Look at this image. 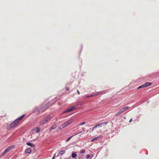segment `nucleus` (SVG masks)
Segmentation results:
<instances>
[{
    "instance_id": "obj_13",
    "label": "nucleus",
    "mask_w": 159,
    "mask_h": 159,
    "mask_svg": "<svg viewBox=\"0 0 159 159\" xmlns=\"http://www.w3.org/2000/svg\"><path fill=\"white\" fill-rule=\"evenodd\" d=\"M76 152H75L74 151L72 152L71 154V157L73 158H75L77 154H76Z\"/></svg>"
},
{
    "instance_id": "obj_5",
    "label": "nucleus",
    "mask_w": 159,
    "mask_h": 159,
    "mask_svg": "<svg viewBox=\"0 0 159 159\" xmlns=\"http://www.w3.org/2000/svg\"><path fill=\"white\" fill-rule=\"evenodd\" d=\"M25 115H22L18 118H17L15 120L16 121L17 123H18L19 121L21 120L25 117Z\"/></svg>"
},
{
    "instance_id": "obj_22",
    "label": "nucleus",
    "mask_w": 159,
    "mask_h": 159,
    "mask_svg": "<svg viewBox=\"0 0 159 159\" xmlns=\"http://www.w3.org/2000/svg\"><path fill=\"white\" fill-rule=\"evenodd\" d=\"M144 87H145V86H144V85H143H143L139 86V87L138 88H137V89H141V88H144Z\"/></svg>"
},
{
    "instance_id": "obj_24",
    "label": "nucleus",
    "mask_w": 159,
    "mask_h": 159,
    "mask_svg": "<svg viewBox=\"0 0 159 159\" xmlns=\"http://www.w3.org/2000/svg\"><path fill=\"white\" fill-rule=\"evenodd\" d=\"M11 150V148H8L6 149L5 150L7 152H9Z\"/></svg>"
},
{
    "instance_id": "obj_3",
    "label": "nucleus",
    "mask_w": 159,
    "mask_h": 159,
    "mask_svg": "<svg viewBox=\"0 0 159 159\" xmlns=\"http://www.w3.org/2000/svg\"><path fill=\"white\" fill-rule=\"evenodd\" d=\"M108 123L107 121H106L104 122L101 123H99L97 125H95L93 128V129L92 130V131H93V130L95 129L97 127H101L103 125H107V124Z\"/></svg>"
},
{
    "instance_id": "obj_14",
    "label": "nucleus",
    "mask_w": 159,
    "mask_h": 159,
    "mask_svg": "<svg viewBox=\"0 0 159 159\" xmlns=\"http://www.w3.org/2000/svg\"><path fill=\"white\" fill-rule=\"evenodd\" d=\"M65 151L64 150H62L58 154V156H61L63 154L65 153Z\"/></svg>"
},
{
    "instance_id": "obj_21",
    "label": "nucleus",
    "mask_w": 159,
    "mask_h": 159,
    "mask_svg": "<svg viewBox=\"0 0 159 159\" xmlns=\"http://www.w3.org/2000/svg\"><path fill=\"white\" fill-rule=\"evenodd\" d=\"M102 92H98L97 93H94V94H93V97L94 96H95L96 95H99V94H102Z\"/></svg>"
},
{
    "instance_id": "obj_11",
    "label": "nucleus",
    "mask_w": 159,
    "mask_h": 159,
    "mask_svg": "<svg viewBox=\"0 0 159 159\" xmlns=\"http://www.w3.org/2000/svg\"><path fill=\"white\" fill-rule=\"evenodd\" d=\"M152 84V83H150V82H147L143 84V85H144V86H145V87H147L148 86L150 85H151Z\"/></svg>"
},
{
    "instance_id": "obj_32",
    "label": "nucleus",
    "mask_w": 159,
    "mask_h": 159,
    "mask_svg": "<svg viewBox=\"0 0 159 159\" xmlns=\"http://www.w3.org/2000/svg\"><path fill=\"white\" fill-rule=\"evenodd\" d=\"M69 89L68 88H66V91H69Z\"/></svg>"
},
{
    "instance_id": "obj_6",
    "label": "nucleus",
    "mask_w": 159,
    "mask_h": 159,
    "mask_svg": "<svg viewBox=\"0 0 159 159\" xmlns=\"http://www.w3.org/2000/svg\"><path fill=\"white\" fill-rule=\"evenodd\" d=\"M18 123H17L16 121L15 120L10 125V128H12L15 127V125H16Z\"/></svg>"
},
{
    "instance_id": "obj_23",
    "label": "nucleus",
    "mask_w": 159,
    "mask_h": 159,
    "mask_svg": "<svg viewBox=\"0 0 159 159\" xmlns=\"http://www.w3.org/2000/svg\"><path fill=\"white\" fill-rule=\"evenodd\" d=\"M62 128H65V127H66V126H67V125H66V123L63 124L62 125Z\"/></svg>"
},
{
    "instance_id": "obj_34",
    "label": "nucleus",
    "mask_w": 159,
    "mask_h": 159,
    "mask_svg": "<svg viewBox=\"0 0 159 159\" xmlns=\"http://www.w3.org/2000/svg\"><path fill=\"white\" fill-rule=\"evenodd\" d=\"M124 118L125 119V117H124Z\"/></svg>"
},
{
    "instance_id": "obj_15",
    "label": "nucleus",
    "mask_w": 159,
    "mask_h": 159,
    "mask_svg": "<svg viewBox=\"0 0 159 159\" xmlns=\"http://www.w3.org/2000/svg\"><path fill=\"white\" fill-rule=\"evenodd\" d=\"M93 157L92 154L88 155L86 156V159H91Z\"/></svg>"
},
{
    "instance_id": "obj_7",
    "label": "nucleus",
    "mask_w": 159,
    "mask_h": 159,
    "mask_svg": "<svg viewBox=\"0 0 159 159\" xmlns=\"http://www.w3.org/2000/svg\"><path fill=\"white\" fill-rule=\"evenodd\" d=\"M82 132V131H80V132L79 133H76L74 135H72V136H70V137H69V138H67L66 140V142H68V141L69 140H70L72 137H73V136H75L77 134H80V133Z\"/></svg>"
},
{
    "instance_id": "obj_10",
    "label": "nucleus",
    "mask_w": 159,
    "mask_h": 159,
    "mask_svg": "<svg viewBox=\"0 0 159 159\" xmlns=\"http://www.w3.org/2000/svg\"><path fill=\"white\" fill-rule=\"evenodd\" d=\"M26 144L27 145L29 146L32 148L34 147L35 146L34 145V144L29 142H27Z\"/></svg>"
},
{
    "instance_id": "obj_30",
    "label": "nucleus",
    "mask_w": 159,
    "mask_h": 159,
    "mask_svg": "<svg viewBox=\"0 0 159 159\" xmlns=\"http://www.w3.org/2000/svg\"><path fill=\"white\" fill-rule=\"evenodd\" d=\"M14 147V146H11L9 147V148H11V149H12Z\"/></svg>"
},
{
    "instance_id": "obj_18",
    "label": "nucleus",
    "mask_w": 159,
    "mask_h": 159,
    "mask_svg": "<svg viewBox=\"0 0 159 159\" xmlns=\"http://www.w3.org/2000/svg\"><path fill=\"white\" fill-rule=\"evenodd\" d=\"M93 97V94H91L89 95H87V96L84 95V98H89L92 97Z\"/></svg>"
},
{
    "instance_id": "obj_12",
    "label": "nucleus",
    "mask_w": 159,
    "mask_h": 159,
    "mask_svg": "<svg viewBox=\"0 0 159 159\" xmlns=\"http://www.w3.org/2000/svg\"><path fill=\"white\" fill-rule=\"evenodd\" d=\"M72 121V119H70L66 121L65 123L66 124V125H68L70 124Z\"/></svg>"
},
{
    "instance_id": "obj_9",
    "label": "nucleus",
    "mask_w": 159,
    "mask_h": 159,
    "mask_svg": "<svg viewBox=\"0 0 159 159\" xmlns=\"http://www.w3.org/2000/svg\"><path fill=\"white\" fill-rule=\"evenodd\" d=\"M102 135H101V136H99L96 137V138H93V139H92L91 140V142H93V141H94L95 140H98V139H99L100 138H102Z\"/></svg>"
},
{
    "instance_id": "obj_25",
    "label": "nucleus",
    "mask_w": 159,
    "mask_h": 159,
    "mask_svg": "<svg viewBox=\"0 0 159 159\" xmlns=\"http://www.w3.org/2000/svg\"><path fill=\"white\" fill-rule=\"evenodd\" d=\"M7 152H6V151L5 150L2 154L1 155V156H2L4 155H5Z\"/></svg>"
},
{
    "instance_id": "obj_16",
    "label": "nucleus",
    "mask_w": 159,
    "mask_h": 159,
    "mask_svg": "<svg viewBox=\"0 0 159 159\" xmlns=\"http://www.w3.org/2000/svg\"><path fill=\"white\" fill-rule=\"evenodd\" d=\"M57 127L56 125H53L50 128L49 131H50L53 129H54Z\"/></svg>"
},
{
    "instance_id": "obj_2",
    "label": "nucleus",
    "mask_w": 159,
    "mask_h": 159,
    "mask_svg": "<svg viewBox=\"0 0 159 159\" xmlns=\"http://www.w3.org/2000/svg\"><path fill=\"white\" fill-rule=\"evenodd\" d=\"M52 117L50 116H48L46 117H45L44 120L42 121L40 123L41 124L43 125L45 124L48 122L50 121L52 119Z\"/></svg>"
},
{
    "instance_id": "obj_17",
    "label": "nucleus",
    "mask_w": 159,
    "mask_h": 159,
    "mask_svg": "<svg viewBox=\"0 0 159 159\" xmlns=\"http://www.w3.org/2000/svg\"><path fill=\"white\" fill-rule=\"evenodd\" d=\"M129 107H124L123 108L121 109L120 110L122 111V112L123 113V112H124L126 110L128 109Z\"/></svg>"
},
{
    "instance_id": "obj_27",
    "label": "nucleus",
    "mask_w": 159,
    "mask_h": 159,
    "mask_svg": "<svg viewBox=\"0 0 159 159\" xmlns=\"http://www.w3.org/2000/svg\"><path fill=\"white\" fill-rule=\"evenodd\" d=\"M85 150L83 149V150H82L80 152V153H82V154L84 153L85 152Z\"/></svg>"
},
{
    "instance_id": "obj_28",
    "label": "nucleus",
    "mask_w": 159,
    "mask_h": 159,
    "mask_svg": "<svg viewBox=\"0 0 159 159\" xmlns=\"http://www.w3.org/2000/svg\"><path fill=\"white\" fill-rule=\"evenodd\" d=\"M78 159H84L83 158V156L82 155H80Z\"/></svg>"
},
{
    "instance_id": "obj_8",
    "label": "nucleus",
    "mask_w": 159,
    "mask_h": 159,
    "mask_svg": "<svg viewBox=\"0 0 159 159\" xmlns=\"http://www.w3.org/2000/svg\"><path fill=\"white\" fill-rule=\"evenodd\" d=\"M32 150L30 148H26L25 150V152L26 153L30 154L31 153Z\"/></svg>"
},
{
    "instance_id": "obj_20",
    "label": "nucleus",
    "mask_w": 159,
    "mask_h": 159,
    "mask_svg": "<svg viewBox=\"0 0 159 159\" xmlns=\"http://www.w3.org/2000/svg\"><path fill=\"white\" fill-rule=\"evenodd\" d=\"M122 113V111H121V110H120V111H119V112H118L115 115V116H119Z\"/></svg>"
},
{
    "instance_id": "obj_1",
    "label": "nucleus",
    "mask_w": 159,
    "mask_h": 159,
    "mask_svg": "<svg viewBox=\"0 0 159 159\" xmlns=\"http://www.w3.org/2000/svg\"><path fill=\"white\" fill-rule=\"evenodd\" d=\"M47 108L46 106L43 107L40 109H39L38 107H35L33 109V112L36 115H38L41 113V111L43 112Z\"/></svg>"
},
{
    "instance_id": "obj_31",
    "label": "nucleus",
    "mask_w": 159,
    "mask_h": 159,
    "mask_svg": "<svg viewBox=\"0 0 159 159\" xmlns=\"http://www.w3.org/2000/svg\"><path fill=\"white\" fill-rule=\"evenodd\" d=\"M77 92L78 94H80V91L78 90H77Z\"/></svg>"
},
{
    "instance_id": "obj_19",
    "label": "nucleus",
    "mask_w": 159,
    "mask_h": 159,
    "mask_svg": "<svg viewBox=\"0 0 159 159\" xmlns=\"http://www.w3.org/2000/svg\"><path fill=\"white\" fill-rule=\"evenodd\" d=\"M83 101H80L78 102L77 103V105L78 106H81L83 104Z\"/></svg>"
},
{
    "instance_id": "obj_33",
    "label": "nucleus",
    "mask_w": 159,
    "mask_h": 159,
    "mask_svg": "<svg viewBox=\"0 0 159 159\" xmlns=\"http://www.w3.org/2000/svg\"><path fill=\"white\" fill-rule=\"evenodd\" d=\"M132 118H131V119L130 120H129V122H131L132 121Z\"/></svg>"
},
{
    "instance_id": "obj_26",
    "label": "nucleus",
    "mask_w": 159,
    "mask_h": 159,
    "mask_svg": "<svg viewBox=\"0 0 159 159\" xmlns=\"http://www.w3.org/2000/svg\"><path fill=\"white\" fill-rule=\"evenodd\" d=\"M40 130V128L39 127H37L36 128V133L38 132Z\"/></svg>"
},
{
    "instance_id": "obj_29",
    "label": "nucleus",
    "mask_w": 159,
    "mask_h": 159,
    "mask_svg": "<svg viewBox=\"0 0 159 159\" xmlns=\"http://www.w3.org/2000/svg\"><path fill=\"white\" fill-rule=\"evenodd\" d=\"M85 123V122H81L79 124V125H83Z\"/></svg>"
},
{
    "instance_id": "obj_4",
    "label": "nucleus",
    "mask_w": 159,
    "mask_h": 159,
    "mask_svg": "<svg viewBox=\"0 0 159 159\" xmlns=\"http://www.w3.org/2000/svg\"><path fill=\"white\" fill-rule=\"evenodd\" d=\"M76 108V107L75 106L72 107L71 108L67 109L65 111L63 112V114H65L67 112H71L75 110Z\"/></svg>"
}]
</instances>
